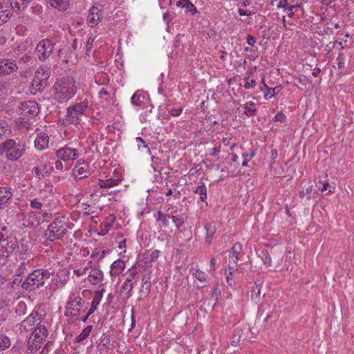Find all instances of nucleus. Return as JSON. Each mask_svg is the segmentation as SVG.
<instances>
[{
	"label": "nucleus",
	"mask_w": 354,
	"mask_h": 354,
	"mask_svg": "<svg viewBox=\"0 0 354 354\" xmlns=\"http://www.w3.org/2000/svg\"><path fill=\"white\" fill-rule=\"evenodd\" d=\"M68 231L66 216L59 215L48 226L44 236L50 241L61 240Z\"/></svg>",
	"instance_id": "nucleus-1"
},
{
	"label": "nucleus",
	"mask_w": 354,
	"mask_h": 354,
	"mask_svg": "<svg viewBox=\"0 0 354 354\" xmlns=\"http://www.w3.org/2000/svg\"><path fill=\"white\" fill-rule=\"evenodd\" d=\"M50 275V272L46 269L35 270L26 277L21 283V288L26 291H33L43 286Z\"/></svg>",
	"instance_id": "nucleus-2"
},
{
	"label": "nucleus",
	"mask_w": 354,
	"mask_h": 354,
	"mask_svg": "<svg viewBox=\"0 0 354 354\" xmlns=\"http://www.w3.org/2000/svg\"><path fill=\"white\" fill-rule=\"evenodd\" d=\"M25 153L24 145L14 139H8L0 144V156L5 154L7 160L15 161Z\"/></svg>",
	"instance_id": "nucleus-3"
},
{
	"label": "nucleus",
	"mask_w": 354,
	"mask_h": 354,
	"mask_svg": "<svg viewBox=\"0 0 354 354\" xmlns=\"http://www.w3.org/2000/svg\"><path fill=\"white\" fill-rule=\"evenodd\" d=\"M88 105L86 103L80 102L75 105L70 106L67 109V113L63 119L64 125L77 124L80 123L82 115H85Z\"/></svg>",
	"instance_id": "nucleus-4"
},
{
	"label": "nucleus",
	"mask_w": 354,
	"mask_h": 354,
	"mask_svg": "<svg viewBox=\"0 0 354 354\" xmlns=\"http://www.w3.org/2000/svg\"><path fill=\"white\" fill-rule=\"evenodd\" d=\"M50 76L48 68L44 66L39 67L35 73L34 78L31 86L32 88H45L48 85V80Z\"/></svg>",
	"instance_id": "nucleus-5"
},
{
	"label": "nucleus",
	"mask_w": 354,
	"mask_h": 354,
	"mask_svg": "<svg viewBox=\"0 0 354 354\" xmlns=\"http://www.w3.org/2000/svg\"><path fill=\"white\" fill-rule=\"evenodd\" d=\"M79 151L77 149L66 145L56 151L57 158L65 162L73 161L79 157Z\"/></svg>",
	"instance_id": "nucleus-6"
},
{
	"label": "nucleus",
	"mask_w": 354,
	"mask_h": 354,
	"mask_svg": "<svg viewBox=\"0 0 354 354\" xmlns=\"http://www.w3.org/2000/svg\"><path fill=\"white\" fill-rule=\"evenodd\" d=\"M131 102L136 106L149 107V112H151L153 109L149 95L145 90H138L131 97Z\"/></svg>",
	"instance_id": "nucleus-7"
},
{
	"label": "nucleus",
	"mask_w": 354,
	"mask_h": 354,
	"mask_svg": "<svg viewBox=\"0 0 354 354\" xmlns=\"http://www.w3.org/2000/svg\"><path fill=\"white\" fill-rule=\"evenodd\" d=\"M54 48V44L48 39H43L37 44L36 53L41 61L48 59Z\"/></svg>",
	"instance_id": "nucleus-8"
},
{
	"label": "nucleus",
	"mask_w": 354,
	"mask_h": 354,
	"mask_svg": "<svg viewBox=\"0 0 354 354\" xmlns=\"http://www.w3.org/2000/svg\"><path fill=\"white\" fill-rule=\"evenodd\" d=\"M89 166L85 162H77L73 169V176L75 180H81L90 176Z\"/></svg>",
	"instance_id": "nucleus-9"
},
{
	"label": "nucleus",
	"mask_w": 354,
	"mask_h": 354,
	"mask_svg": "<svg viewBox=\"0 0 354 354\" xmlns=\"http://www.w3.org/2000/svg\"><path fill=\"white\" fill-rule=\"evenodd\" d=\"M41 315L37 311L32 312L20 324L19 330L21 333L28 332L31 327L36 324L37 321L39 320Z\"/></svg>",
	"instance_id": "nucleus-10"
},
{
	"label": "nucleus",
	"mask_w": 354,
	"mask_h": 354,
	"mask_svg": "<svg viewBox=\"0 0 354 354\" xmlns=\"http://www.w3.org/2000/svg\"><path fill=\"white\" fill-rule=\"evenodd\" d=\"M69 278V270L66 268L60 269L58 270L56 277L52 279V283L57 288H62L68 281Z\"/></svg>",
	"instance_id": "nucleus-11"
},
{
	"label": "nucleus",
	"mask_w": 354,
	"mask_h": 354,
	"mask_svg": "<svg viewBox=\"0 0 354 354\" xmlns=\"http://www.w3.org/2000/svg\"><path fill=\"white\" fill-rule=\"evenodd\" d=\"M102 15L101 10L97 6H92L87 15V23L91 27L96 26L101 21Z\"/></svg>",
	"instance_id": "nucleus-12"
},
{
	"label": "nucleus",
	"mask_w": 354,
	"mask_h": 354,
	"mask_svg": "<svg viewBox=\"0 0 354 354\" xmlns=\"http://www.w3.org/2000/svg\"><path fill=\"white\" fill-rule=\"evenodd\" d=\"M17 64L10 59H3L0 60V75H8L17 70Z\"/></svg>",
	"instance_id": "nucleus-13"
},
{
	"label": "nucleus",
	"mask_w": 354,
	"mask_h": 354,
	"mask_svg": "<svg viewBox=\"0 0 354 354\" xmlns=\"http://www.w3.org/2000/svg\"><path fill=\"white\" fill-rule=\"evenodd\" d=\"M40 214L39 212H30L24 218V225L29 227H35L39 225Z\"/></svg>",
	"instance_id": "nucleus-14"
},
{
	"label": "nucleus",
	"mask_w": 354,
	"mask_h": 354,
	"mask_svg": "<svg viewBox=\"0 0 354 354\" xmlns=\"http://www.w3.org/2000/svg\"><path fill=\"white\" fill-rule=\"evenodd\" d=\"M48 143L49 137L46 133L40 132L37 134L35 140V146L38 150L42 151L46 149L48 147Z\"/></svg>",
	"instance_id": "nucleus-15"
},
{
	"label": "nucleus",
	"mask_w": 354,
	"mask_h": 354,
	"mask_svg": "<svg viewBox=\"0 0 354 354\" xmlns=\"http://www.w3.org/2000/svg\"><path fill=\"white\" fill-rule=\"evenodd\" d=\"M53 170V167L49 164L45 163L41 166L35 167L32 169V174L38 179L44 178L46 174H49Z\"/></svg>",
	"instance_id": "nucleus-16"
},
{
	"label": "nucleus",
	"mask_w": 354,
	"mask_h": 354,
	"mask_svg": "<svg viewBox=\"0 0 354 354\" xmlns=\"http://www.w3.org/2000/svg\"><path fill=\"white\" fill-rule=\"evenodd\" d=\"M88 281L93 285H97L103 281V272L98 268H93L88 275Z\"/></svg>",
	"instance_id": "nucleus-17"
},
{
	"label": "nucleus",
	"mask_w": 354,
	"mask_h": 354,
	"mask_svg": "<svg viewBox=\"0 0 354 354\" xmlns=\"http://www.w3.org/2000/svg\"><path fill=\"white\" fill-rule=\"evenodd\" d=\"M37 325V327L32 331L31 336L43 343L44 340L48 336V331L45 326Z\"/></svg>",
	"instance_id": "nucleus-18"
},
{
	"label": "nucleus",
	"mask_w": 354,
	"mask_h": 354,
	"mask_svg": "<svg viewBox=\"0 0 354 354\" xmlns=\"http://www.w3.org/2000/svg\"><path fill=\"white\" fill-rule=\"evenodd\" d=\"M74 86L75 81L73 78L66 76L55 82L54 88H72Z\"/></svg>",
	"instance_id": "nucleus-19"
},
{
	"label": "nucleus",
	"mask_w": 354,
	"mask_h": 354,
	"mask_svg": "<svg viewBox=\"0 0 354 354\" xmlns=\"http://www.w3.org/2000/svg\"><path fill=\"white\" fill-rule=\"evenodd\" d=\"M243 250V245L241 243H236L229 253V262L230 263H237L239 260V254Z\"/></svg>",
	"instance_id": "nucleus-20"
},
{
	"label": "nucleus",
	"mask_w": 354,
	"mask_h": 354,
	"mask_svg": "<svg viewBox=\"0 0 354 354\" xmlns=\"http://www.w3.org/2000/svg\"><path fill=\"white\" fill-rule=\"evenodd\" d=\"M12 196V194L9 188L5 187H0V209L7 206Z\"/></svg>",
	"instance_id": "nucleus-21"
},
{
	"label": "nucleus",
	"mask_w": 354,
	"mask_h": 354,
	"mask_svg": "<svg viewBox=\"0 0 354 354\" xmlns=\"http://www.w3.org/2000/svg\"><path fill=\"white\" fill-rule=\"evenodd\" d=\"M125 268V261L119 259L115 260L111 265L110 274L112 277L118 276Z\"/></svg>",
	"instance_id": "nucleus-22"
},
{
	"label": "nucleus",
	"mask_w": 354,
	"mask_h": 354,
	"mask_svg": "<svg viewBox=\"0 0 354 354\" xmlns=\"http://www.w3.org/2000/svg\"><path fill=\"white\" fill-rule=\"evenodd\" d=\"M104 289L97 290L95 292L94 297L91 304V308L88 310V315H92L97 308V306L100 303Z\"/></svg>",
	"instance_id": "nucleus-23"
},
{
	"label": "nucleus",
	"mask_w": 354,
	"mask_h": 354,
	"mask_svg": "<svg viewBox=\"0 0 354 354\" xmlns=\"http://www.w3.org/2000/svg\"><path fill=\"white\" fill-rule=\"evenodd\" d=\"M42 342L40 341L33 338L30 336L28 340L27 346H26V353H35L38 351L39 348H41L42 345Z\"/></svg>",
	"instance_id": "nucleus-24"
},
{
	"label": "nucleus",
	"mask_w": 354,
	"mask_h": 354,
	"mask_svg": "<svg viewBox=\"0 0 354 354\" xmlns=\"http://www.w3.org/2000/svg\"><path fill=\"white\" fill-rule=\"evenodd\" d=\"M51 7L59 11L66 10L70 6V0H48Z\"/></svg>",
	"instance_id": "nucleus-25"
},
{
	"label": "nucleus",
	"mask_w": 354,
	"mask_h": 354,
	"mask_svg": "<svg viewBox=\"0 0 354 354\" xmlns=\"http://www.w3.org/2000/svg\"><path fill=\"white\" fill-rule=\"evenodd\" d=\"M110 343H111L110 337L108 335L103 334L101 336V337L100 339V342L97 346V350L99 351L100 354H106V353L108 348H109V346L110 345Z\"/></svg>",
	"instance_id": "nucleus-26"
},
{
	"label": "nucleus",
	"mask_w": 354,
	"mask_h": 354,
	"mask_svg": "<svg viewBox=\"0 0 354 354\" xmlns=\"http://www.w3.org/2000/svg\"><path fill=\"white\" fill-rule=\"evenodd\" d=\"M300 6L301 3L295 6H289L288 0H280L278 4L277 5V8L278 9H283V10H288V17L290 18L292 17L294 15L293 10L296 8H299Z\"/></svg>",
	"instance_id": "nucleus-27"
},
{
	"label": "nucleus",
	"mask_w": 354,
	"mask_h": 354,
	"mask_svg": "<svg viewBox=\"0 0 354 354\" xmlns=\"http://www.w3.org/2000/svg\"><path fill=\"white\" fill-rule=\"evenodd\" d=\"M176 6L185 9L186 12L192 15L197 12L196 7L189 0H180L176 3Z\"/></svg>",
	"instance_id": "nucleus-28"
},
{
	"label": "nucleus",
	"mask_w": 354,
	"mask_h": 354,
	"mask_svg": "<svg viewBox=\"0 0 354 354\" xmlns=\"http://www.w3.org/2000/svg\"><path fill=\"white\" fill-rule=\"evenodd\" d=\"M109 221L103 222L100 225V232L98 233L100 236L106 235L112 228L113 223L115 220V217L113 215H110L107 218Z\"/></svg>",
	"instance_id": "nucleus-29"
},
{
	"label": "nucleus",
	"mask_w": 354,
	"mask_h": 354,
	"mask_svg": "<svg viewBox=\"0 0 354 354\" xmlns=\"http://www.w3.org/2000/svg\"><path fill=\"white\" fill-rule=\"evenodd\" d=\"M11 16L10 7L0 3V25L7 22Z\"/></svg>",
	"instance_id": "nucleus-30"
},
{
	"label": "nucleus",
	"mask_w": 354,
	"mask_h": 354,
	"mask_svg": "<svg viewBox=\"0 0 354 354\" xmlns=\"http://www.w3.org/2000/svg\"><path fill=\"white\" fill-rule=\"evenodd\" d=\"M10 6L16 12L23 10L32 0H9Z\"/></svg>",
	"instance_id": "nucleus-31"
},
{
	"label": "nucleus",
	"mask_w": 354,
	"mask_h": 354,
	"mask_svg": "<svg viewBox=\"0 0 354 354\" xmlns=\"http://www.w3.org/2000/svg\"><path fill=\"white\" fill-rule=\"evenodd\" d=\"M11 133V125L7 121L0 120V140L10 136Z\"/></svg>",
	"instance_id": "nucleus-32"
},
{
	"label": "nucleus",
	"mask_w": 354,
	"mask_h": 354,
	"mask_svg": "<svg viewBox=\"0 0 354 354\" xmlns=\"http://www.w3.org/2000/svg\"><path fill=\"white\" fill-rule=\"evenodd\" d=\"M121 182V179L120 178H108L106 180L100 179L98 181V185L100 187H115Z\"/></svg>",
	"instance_id": "nucleus-33"
},
{
	"label": "nucleus",
	"mask_w": 354,
	"mask_h": 354,
	"mask_svg": "<svg viewBox=\"0 0 354 354\" xmlns=\"http://www.w3.org/2000/svg\"><path fill=\"white\" fill-rule=\"evenodd\" d=\"M205 229L206 230V242L208 244H210L212 241V237L216 230V225L213 223H206L205 225Z\"/></svg>",
	"instance_id": "nucleus-34"
},
{
	"label": "nucleus",
	"mask_w": 354,
	"mask_h": 354,
	"mask_svg": "<svg viewBox=\"0 0 354 354\" xmlns=\"http://www.w3.org/2000/svg\"><path fill=\"white\" fill-rule=\"evenodd\" d=\"M82 299L80 297H75L74 298H71L70 300L67 302L66 304V311L68 310H79L77 307L82 305Z\"/></svg>",
	"instance_id": "nucleus-35"
},
{
	"label": "nucleus",
	"mask_w": 354,
	"mask_h": 354,
	"mask_svg": "<svg viewBox=\"0 0 354 354\" xmlns=\"http://www.w3.org/2000/svg\"><path fill=\"white\" fill-rule=\"evenodd\" d=\"M24 111H26L32 115H36L39 113L37 104L35 101H28L23 104Z\"/></svg>",
	"instance_id": "nucleus-36"
},
{
	"label": "nucleus",
	"mask_w": 354,
	"mask_h": 354,
	"mask_svg": "<svg viewBox=\"0 0 354 354\" xmlns=\"http://www.w3.org/2000/svg\"><path fill=\"white\" fill-rule=\"evenodd\" d=\"M133 285L134 283L132 281V279L127 277L122 285L121 291L124 294H126L128 296H131V292L133 288Z\"/></svg>",
	"instance_id": "nucleus-37"
},
{
	"label": "nucleus",
	"mask_w": 354,
	"mask_h": 354,
	"mask_svg": "<svg viewBox=\"0 0 354 354\" xmlns=\"http://www.w3.org/2000/svg\"><path fill=\"white\" fill-rule=\"evenodd\" d=\"M244 113L248 116H253L256 114L257 110L255 109V103L249 102L243 105Z\"/></svg>",
	"instance_id": "nucleus-38"
},
{
	"label": "nucleus",
	"mask_w": 354,
	"mask_h": 354,
	"mask_svg": "<svg viewBox=\"0 0 354 354\" xmlns=\"http://www.w3.org/2000/svg\"><path fill=\"white\" fill-rule=\"evenodd\" d=\"M194 193L200 195V199L203 202H205L207 199V187L205 183H201L194 191Z\"/></svg>",
	"instance_id": "nucleus-39"
},
{
	"label": "nucleus",
	"mask_w": 354,
	"mask_h": 354,
	"mask_svg": "<svg viewBox=\"0 0 354 354\" xmlns=\"http://www.w3.org/2000/svg\"><path fill=\"white\" fill-rule=\"evenodd\" d=\"M91 330H92V326H86L85 328H84L82 330L81 333L80 335H78L75 337V342H81L83 340L86 339L88 337V335H90V333L91 332Z\"/></svg>",
	"instance_id": "nucleus-40"
},
{
	"label": "nucleus",
	"mask_w": 354,
	"mask_h": 354,
	"mask_svg": "<svg viewBox=\"0 0 354 354\" xmlns=\"http://www.w3.org/2000/svg\"><path fill=\"white\" fill-rule=\"evenodd\" d=\"M108 253V250L106 249L100 250V249H95L94 251L92 252L91 255V258L93 259H97L98 261H101L102 259L104 258L106 254Z\"/></svg>",
	"instance_id": "nucleus-41"
},
{
	"label": "nucleus",
	"mask_w": 354,
	"mask_h": 354,
	"mask_svg": "<svg viewBox=\"0 0 354 354\" xmlns=\"http://www.w3.org/2000/svg\"><path fill=\"white\" fill-rule=\"evenodd\" d=\"M171 217L169 215H166L161 211L157 212L156 221L161 222L162 226L166 227L169 226V218Z\"/></svg>",
	"instance_id": "nucleus-42"
},
{
	"label": "nucleus",
	"mask_w": 354,
	"mask_h": 354,
	"mask_svg": "<svg viewBox=\"0 0 354 354\" xmlns=\"http://www.w3.org/2000/svg\"><path fill=\"white\" fill-rule=\"evenodd\" d=\"M10 346V340L4 334H0V351H3Z\"/></svg>",
	"instance_id": "nucleus-43"
},
{
	"label": "nucleus",
	"mask_w": 354,
	"mask_h": 354,
	"mask_svg": "<svg viewBox=\"0 0 354 354\" xmlns=\"http://www.w3.org/2000/svg\"><path fill=\"white\" fill-rule=\"evenodd\" d=\"M261 286L260 285L254 283L251 290V298L254 301H257L260 297Z\"/></svg>",
	"instance_id": "nucleus-44"
},
{
	"label": "nucleus",
	"mask_w": 354,
	"mask_h": 354,
	"mask_svg": "<svg viewBox=\"0 0 354 354\" xmlns=\"http://www.w3.org/2000/svg\"><path fill=\"white\" fill-rule=\"evenodd\" d=\"M242 335V330L240 328H236L234 330L233 335L232 337V344L234 346H237L241 342Z\"/></svg>",
	"instance_id": "nucleus-45"
},
{
	"label": "nucleus",
	"mask_w": 354,
	"mask_h": 354,
	"mask_svg": "<svg viewBox=\"0 0 354 354\" xmlns=\"http://www.w3.org/2000/svg\"><path fill=\"white\" fill-rule=\"evenodd\" d=\"M17 48L19 51H25L28 47L32 46L31 41L28 39H26L19 42H17Z\"/></svg>",
	"instance_id": "nucleus-46"
},
{
	"label": "nucleus",
	"mask_w": 354,
	"mask_h": 354,
	"mask_svg": "<svg viewBox=\"0 0 354 354\" xmlns=\"http://www.w3.org/2000/svg\"><path fill=\"white\" fill-rule=\"evenodd\" d=\"M192 275L198 281L203 282L206 280V274L199 269H192Z\"/></svg>",
	"instance_id": "nucleus-47"
},
{
	"label": "nucleus",
	"mask_w": 354,
	"mask_h": 354,
	"mask_svg": "<svg viewBox=\"0 0 354 354\" xmlns=\"http://www.w3.org/2000/svg\"><path fill=\"white\" fill-rule=\"evenodd\" d=\"M312 192H313L312 186L308 187L306 189H303L299 192V197H301V198H306V200L309 201L311 199Z\"/></svg>",
	"instance_id": "nucleus-48"
},
{
	"label": "nucleus",
	"mask_w": 354,
	"mask_h": 354,
	"mask_svg": "<svg viewBox=\"0 0 354 354\" xmlns=\"http://www.w3.org/2000/svg\"><path fill=\"white\" fill-rule=\"evenodd\" d=\"M62 90H55V97L57 98L60 102H63L69 99L71 95L62 93Z\"/></svg>",
	"instance_id": "nucleus-49"
},
{
	"label": "nucleus",
	"mask_w": 354,
	"mask_h": 354,
	"mask_svg": "<svg viewBox=\"0 0 354 354\" xmlns=\"http://www.w3.org/2000/svg\"><path fill=\"white\" fill-rule=\"evenodd\" d=\"M95 41V37L93 35H91L87 39L86 45V52L88 54L91 52L93 46V42Z\"/></svg>",
	"instance_id": "nucleus-50"
},
{
	"label": "nucleus",
	"mask_w": 354,
	"mask_h": 354,
	"mask_svg": "<svg viewBox=\"0 0 354 354\" xmlns=\"http://www.w3.org/2000/svg\"><path fill=\"white\" fill-rule=\"evenodd\" d=\"M345 64V57L342 53H339L337 57V64L339 69H342L344 68Z\"/></svg>",
	"instance_id": "nucleus-51"
},
{
	"label": "nucleus",
	"mask_w": 354,
	"mask_h": 354,
	"mask_svg": "<svg viewBox=\"0 0 354 354\" xmlns=\"http://www.w3.org/2000/svg\"><path fill=\"white\" fill-rule=\"evenodd\" d=\"M30 207L35 209H41L43 204L37 198L30 200Z\"/></svg>",
	"instance_id": "nucleus-52"
},
{
	"label": "nucleus",
	"mask_w": 354,
	"mask_h": 354,
	"mask_svg": "<svg viewBox=\"0 0 354 354\" xmlns=\"http://www.w3.org/2000/svg\"><path fill=\"white\" fill-rule=\"evenodd\" d=\"M26 264L24 262L21 263L19 267L17 268L15 271V275L19 277L24 274L26 270Z\"/></svg>",
	"instance_id": "nucleus-53"
},
{
	"label": "nucleus",
	"mask_w": 354,
	"mask_h": 354,
	"mask_svg": "<svg viewBox=\"0 0 354 354\" xmlns=\"http://www.w3.org/2000/svg\"><path fill=\"white\" fill-rule=\"evenodd\" d=\"M171 218L172 219V221L175 224L177 229H179L184 225L183 221L175 216H171Z\"/></svg>",
	"instance_id": "nucleus-54"
},
{
	"label": "nucleus",
	"mask_w": 354,
	"mask_h": 354,
	"mask_svg": "<svg viewBox=\"0 0 354 354\" xmlns=\"http://www.w3.org/2000/svg\"><path fill=\"white\" fill-rule=\"evenodd\" d=\"M136 140L137 142L138 149H141L142 148H148L147 145H146L145 141L140 137L136 138Z\"/></svg>",
	"instance_id": "nucleus-55"
},
{
	"label": "nucleus",
	"mask_w": 354,
	"mask_h": 354,
	"mask_svg": "<svg viewBox=\"0 0 354 354\" xmlns=\"http://www.w3.org/2000/svg\"><path fill=\"white\" fill-rule=\"evenodd\" d=\"M183 111V107L179 108H171L169 109V113L171 115L176 117L180 115Z\"/></svg>",
	"instance_id": "nucleus-56"
},
{
	"label": "nucleus",
	"mask_w": 354,
	"mask_h": 354,
	"mask_svg": "<svg viewBox=\"0 0 354 354\" xmlns=\"http://www.w3.org/2000/svg\"><path fill=\"white\" fill-rule=\"evenodd\" d=\"M256 85L257 82L255 80L252 79L250 80L249 78H248L247 80H245L244 87L245 88H251L255 87Z\"/></svg>",
	"instance_id": "nucleus-57"
},
{
	"label": "nucleus",
	"mask_w": 354,
	"mask_h": 354,
	"mask_svg": "<svg viewBox=\"0 0 354 354\" xmlns=\"http://www.w3.org/2000/svg\"><path fill=\"white\" fill-rule=\"evenodd\" d=\"M123 235L122 234H118L117 236H116V239H121L119 242H118V248L120 249H124L127 246H126V239H123Z\"/></svg>",
	"instance_id": "nucleus-58"
},
{
	"label": "nucleus",
	"mask_w": 354,
	"mask_h": 354,
	"mask_svg": "<svg viewBox=\"0 0 354 354\" xmlns=\"http://www.w3.org/2000/svg\"><path fill=\"white\" fill-rule=\"evenodd\" d=\"M263 263L266 266H270L272 264V259L270 256V254L266 252L263 253Z\"/></svg>",
	"instance_id": "nucleus-59"
},
{
	"label": "nucleus",
	"mask_w": 354,
	"mask_h": 354,
	"mask_svg": "<svg viewBox=\"0 0 354 354\" xmlns=\"http://www.w3.org/2000/svg\"><path fill=\"white\" fill-rule=\"evenodd\" d=\"M160 252L158 250H153L150 254V257H149L150 261H156L158 259V257L160 256Z\"/></svg>",
	"instance_id": "nucleus-60"
},
{
	"label": "nucleus",
	"mask_w": 354,
	"mask_h": 354,
	"mask_svg": "<svg viewBox=\"0 0 354 354\" xmlns=\"http://www.w3.org/2000/svg\"><path fill=\"white\" fill-rule=\"evenodd\" d=\"M264 93V98L266 100L271 99L276 95L275 90H266Z\"/></svg>",
	"instance_id": "nucleus-61"
},
{
	"label": "nucleus",
	"mask_w": 354,
	"mask_h": 354,
	"mask_svg": "<svg viewBox=\"0 0 354 354\" xmlns=\"http://www.w3.org/2000/svg\"><path fill=\"white\" fill-rule=\"evenodd\" d=\"M159 5L161 9L166 8L168 6L171 4L172 0H158Z\"/></svg>",
	"instance_id": "nucleus-62"
},
{
	"label": "nucleus",
	"mask_w": 354,
	"mask_h": 354,
	"mask_svg": "<svg viewBox=\"0 0 354 354\" xmlns=\"http://www.w3.org/2000/svg\"><path fill=\"white\" fill-rule=\"evenodd\" d=\"M237 270V263H230V262H229L228 263V266H227V270L229 271V275H230L231 277H232V274L234 272V270Z\"/></svg>",
	"instance_id": "nucleus-63"
},
{
	"label": "nucleus",
	"mask_w": 354,
	"mask_h": 354,
	"mask_svg": "<svg viewBox=\"0 0 354 354\" xmlns=\"http://www.w3.org/2000/svg\"><path fill=\"white\" fill-rule=\"evenodd\" d=\"M274 121H279V122H285L286 120V116L282 112H279L276 114V115L274 117Z\"/></svg>",
	"instance_id": "nucleus-64"
}]
</instances>
